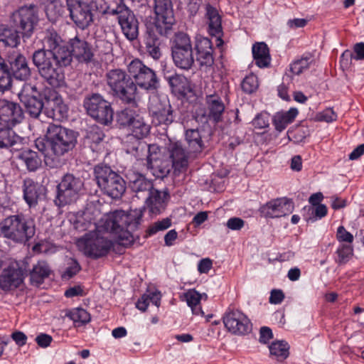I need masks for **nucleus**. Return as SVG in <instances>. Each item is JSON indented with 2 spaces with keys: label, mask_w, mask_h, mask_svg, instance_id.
<instances>
[{
  "label": "nucleus",
  "mask_w": 364,
  "mask_h": 364,
  "mask_svg": "<svg viewBox=\"0 0 364 364\" xmlns=\"http://www.w3.org/2000/svg\"><path fill=\"white\" fill-rule=\"evenodd\" d=\"M20 159L30 171H34L41 166V159L36 151L32 150L23 151L20 155Z\"/></svg>",
  "instance_id": "obj_42"
},
{
  "label": "nucleus",
  "mask_w": 364,
  "mask_h": 364,
  "mask_svg": "<svg viewBox=\"0 0 364 364\" xmlns=\"http://www.w3.org/2000/svg\"><path fill=\"white\" fill-rule=\"evenodd\" d=\"M38 95L39 92L36 87L29 83H23L21 90L18 93V98L21 102L36 97Z\"/></svg>",
  "instance_id": "obj_48"
},
{
  "label": "nucleus",
  "mask_w": 364,
  "mask_h": 364,
  "mask_svg": "<svg viewBox=\"0 0 364 364\" xmlns=\"http://www.w3.org/2000/svg\"><path fill=\"white\" fill-rule=\"evenodd\" d=\"M245 225L242 219L237 217L230 218L226 223L227 227L232 230H240Z\"/></svg>",
  "instance_id": "obj_58"
},
{
  "label": "nucleus",
  "mask_w": 364,
  "mask_h": 364,
  "mask_svg": "<svg viewBox=\"0 0 364 364\" xmlns=\"http://www.w3.org/2000/svg\"><path fill=\"white\" fill-rule=\"evenodd\" d=\"M33 62L38 68L40 75L53 87H60L65 84L63 67L71 63V57L57 55L46 53L42 49L36 50L33 54Z\"/></svg>",
  "instance_id": "obj_3"
},
{
  "label": "nucleus",
  "mask_w": 364,
  "mask_h": 364,
  "mask_svg": "<svg viewBox=\"0 0 364 364\" xmlns=\"http://www.w3.org/2000/svg\"><path fill=\"white\" fill-rule=\"evenodd\" d=\"M158 36L160 35L156 31L151 33L149 26H147V37L145 39L146 49L149 55L154 60L159 59L161 55Z\"/></svg>",
  "instance_id": "obj_40"
},
{
  "label": "nucleus",
  "mask_w": 364,
  "mask_h": 364,
  "mask_svg": "<svg viewBox=\"0 0 364 364\" xmlns=\"http://www.w3.org/2000/svg\"><path fill=\"white\" fill-rule=\"evenodd\" d=\"M95 174L99 187L112 198H120L126 190V183L121 176L113 171L109 166L97 165Z\"/></svg>",
  "instance_id": "obj_8"
},
{
  "label": "nucleus",
  "mask_w": 364,
  "mask_h": 364,
  "mask_svg": "<svg viewBox=\"0 0 364 364\" xmlns=\"http://www.w3.org/2000/svg\"><path fill=\"white\" fill-rule=\"evenodd\" d=\"M24 118L23 111L17 102L5 99L0 100V125L14 127Z\"/></svg>",
  "instance_id": "obj_20"
},
{
  "label": "nucleus",
  "mask_w": 364,
  "mask_h": 364,
  "mask_svg": "<svg viewBox=\"0 0 364 364\" xmlns=\"http://www.w3.org/2000/svg\"><path fill=\"white\" fill-rule=\"evenodd\" d=\"M138 114L130 109H124L117 114V122L123 127H129Z\"/></svg>",
  "instance_id": "obj_50"
},
{
  "label": "nucleus",
  "mask_w": 364,
  "mask_h": 364,
  "mask_svg": "<svg viewBox=\"0 0 364 364\" xmlns=\"http://www.w3.org/2000/svg\"><path fill=\"white\" fill-rule=\"evenodd\" d=\"M68 15L80 28H87L93 21V5L81 0H65Z\"/></svg>",
  "instance_id": "obj_16"
},
{
  "label": "nucleus",
  "mask_w": 364,
  "mask_h": 364,
  "mask_svg": "<svg viewBox=\"0 0 364 364\" xmlns=\"http://www.w3.org/2000/svg\"><path fill=\"white\" fill-rule=\"evenodd\" d=\"M45 114L55 120H61L68 115V107L60 95L54 90H48L45 93Z\"/></svg>",
  "instance_id": "obj_21"
},
{
  "label": "nucleus",
  "mask_w": 364,
  "mask_h": 364,
  "mask_svg": "<svg viewBox=\"0 0 364 364\" xmlns=\"http://www.w3.org/2000/svg\"><path fill=\"white\" fill-rule=\"evenodd\" d=\"M45 10L48 18L52 22L68 15L65 0H46Z\"/></svg>",
  "instance_id": "obj_32"
},
{
  "label": "nucleus",
  "mask_w": 364,
  "mask_h": 364,
  "mask_svg": "<svg viewBox=\"0 0 364 364\" xmlns=\"http://www.w3.org/2000/svg\"><path fill=\"white\" fill-rule=\"evenodd\" d=\"M30 269L25 262L16 263L4 269L0 275V288L4 291L14 290L23 282Z\"/></svg>",
  "instance_id": "obj_19"
},
{
  "label": "nucleus",
  "mask_w": 364,
  "mask_h": 364,
  "mask_svg": "<svg viewBox=\"0 0 364 364\" xmlns=\"http://www.w3.org/2000/svg\"><path fill=\"white\" fill-rule=\"evenodd\" d=\"M126 176L129 188L136 194L146 192L149 193L153 189L152 182L138 172L129 170Z\"/></svg>",
  "instance_id": "obj_30"
},
{
  "label": "nucleus",
  "mask_w": 364,
  "mask_h": 364,
  "mask_svg": "<svg viewBox=\"0 0 364 364\" xmlns=\"http://www.w3.org/2000/svg\"><path fill=\"white\" fill-rule=\"evenodd\" d=\"M294 203L287 198H279L272 200L260 208L261 214L265 218H280L291 213Z\"/></svg>",
  "instance_id": "obj_22"
},
{
  "label": "nucleus",
  "mask_w": 364,
  "mask_h": 364,
  "mask_svg": "<svg viewBox=\"0 0 364 364\" xmlns=\"http://www.w3.org/2000/svg\"><path fill=\"white\" fill-rule=\"evenodd\" d=\"M146 200V205L151 214H159L165 207L166 195L158 190L152 189Z\"/></svg>",
  "instance_id": "obj_34"
},
{
  "label": "nucleus",
  "mask_w": 364,
  "mask_h": 364,
  "mask_svg": "<svg viewBox=\"0 0 364 364\" xmlns=\"http://www.w3.org/2000/svg\"><path fill=\"white\" fill-rule=\"evenodd\" d=\"M259 334V341L263 343H267L272 338V331L269 327H262Z\"/></svg>",
  "instance_id": "obj_63"
},
{
  "label": "nucleus",
  "mask_w": 364,
  "mask_h": 364,
  "mask_svg": "<svg viewBox=\"0 0 364 364\" xmlns=\"http://www.w3.org/2000/svg\"><path fill=\"white\" fill-rule=\"evenodd\" d=\"M105 134L102 129L97 126H92L87 134V139L90 143L99 144L104 139Z\"/></svg>",
  "instance_id": "obj_55"
},
{
  "label": "nucleus",
  "mask_w": 364,
  "mask_h": 364,
  "mask_svg": "<svg viewBox=\"0 0 364 364\" xmlns=\"http://www.w3.org/2000/svg\"><path fill=\"white\" fill-rule=\"evenodd\" d=\"M17 28L5 25L0 26V46L16 48L20 44V36Z\"/></svg>",
  "instance_id": "obj_36"
},
{
  "label": "nucleus",
  "mask_w": 364,
  "mask_h": 364,
  "mask_svg": "<svg viewBox=\"0 0 364 364\" xmlns=\"http://www.w3.org/2000/svg\"><path fill=\"white\" fill-rule=\"evenodd\" d=\"M82 188L83 182L80 178L65 174L57 186L55 204L61 207L76 200Z\"/></svg>",
  "instance_id": "obj_13"
},
{
  "label": "nucleus",
  "mask_w": 364,
  "mask_h": 364,
  "mask_svg": "<svg viewBox=\"0 0 364 364\" xmlns=\"http://www.w3.org/2000/svg\"><path fill=\"white\" fill-rule=\"evenodd\" d=\"M50 268L44 261H39L30 271V279L32 284L38 286L49 276Z\"/></svg>",
  "instance_id": "obj_39"
},
{
  "label": "nucleus",
  "mask_w": 364,
  "mask_h": 364,
  "mask_svg": "<svg viewBox=\"0 0 364 364\" xmlns=\"http://www.w3.org/2000/svg\"><path fill=\"white\" fill-rule=\"evenodd\" d=\"M197 61L201 67H211L214 63L213 47L207 37L198 36L196 40Z\"/></svg>",
  "instance_id": "obj_26"
},
{
  "label": "nucleus",
  "mask_w": 364,
  "mask_h": 364,
  "mask_svg": "<svg viewBox=\"0 0 364 364\" xmlns=\"http://www.w3.org/2000/svg\"><path fill=\"white\" fill-rule=\"evenodd\" d=\"M11 86V76L9 67L0 70V92H4Z\"/></svg>",
  "instance_id": "obj_54"
},
{
  "label": "nucleus",
  "mask_w": 364,
  "mask_h": 364,
  "mask_svg": "<svg viewBox=\"0 0 364 364\" xmlns=\"http://www.w3.org/2000/svg\"><path fill=\"white\" fill-rule=\"evenodd\" d=\"M171 225V221L169 218H164L161 220L156 221L151 225H149V227L147 228L146 231V237H150L155 234H156L158 232L164 231L166 229H168Z\"/></svg>",
  "instance_id": "obj_49"
},
{
  "label": "nucleus",
  "mask_w": 364,
  "mask_h": 364,
  "mask_svg": "<svg viewBox=\"0 0 364 364\" xmlns=\"http://www.w3.org/2000/svg\"><path fill=\"white\" fill-rule=\"evenodd\" d=\"M6 63L9 72L15 78L20 80H26L31 76V70L28 67L26 58L20 52L13 50L6 55Z\"/></svg>",
  "instance_id": "obj_23"
},
{
  "label": "nucleus",
  "mask_w": 364,
  "mask_h": 364,
  "mask_svg": "<svg viewBox=\"0 0 364 364\" xmlns=\"http://www.w3.org/2000/svg\"><path fill=\"white\" fill-rule=\"evenodd\" d=\"M252 55L255 64L260 68H267L270 65L271 57L267 44L257 43L252 46Z\"/></svg>",
  "instance_id": "obj_35"
},
{
  "label": "nucleus",
  "mask_w": 364,
  "mask_h": 364,
  "mask_svg": "<svg viewBox=\"0 0 364 364\" xmlns=\"http://www.w3.org/2000/svg\"><path fill=\"white\" fill-rule=\"evenodd\" d=\"M24 105L26 112L31 117L37 119L42 113L44 103L38 97L22 102Z\"/></svg>",
  "instance_id": "obj_44"
},
{
  "label": "nucleus",
  "mask_w": 364,
  "mask_h": 364,
  "mask_svg": "<svg viewBox=\"0 0 364 364\" xmlns=\"http://www.w3.org/2000/svg\"><path fill=\"white\" fill-rule=\"evenodd\" d=\"M104 14L115 16L125 37L133 41L139 35V22L133 11L124 2L108 5Z\"/></svg>",
  "instance_id": "obj_10"
},
{
  "label": "nucleus",
  "mask_w": 364,
  "mask_h": 364,
  "mask_svg": "<svg viewBox=\"0 0 364 364\" xmlns=\"http://www.w3.org/2000/svg\"><path fill=\"white\" fill-rule=\"evenodd\" d=\"M206 17L208 33L210 36L216 37V45L220 47L223 44L221 16L215 8L208 5L206 6Z\"/></svg>",
  "instance_id": "obj_28"
},
{
  "label": "nucleus",
  "mask_w": 364,
  "mask_h": 364,
  "mask_svg": "<svg viewBox=\"0 0 364 364\" xmlns=\"http://www.w3.org/2000/svg\"><path fill=\"white\" fill-rule=\"evenodd\" d=\"M13 127L0 129V148H9L17 144L20 137L13 131Z\"/></svg>",
  "instance_id": "obj_43"
},
{
  "label": "nucleus",
  "mask_w": 364,
  "mask_h": 364,
  "mask_svg": "<svg viewBox=\"0 0 364 364\" xmlns=\"http://www.w3.org/2000/svg\"><path fill=\"white\" fill-rule=\"evenodd\" d=\"M336 239L341 242L351 244L353 241V235L346 230L343 226H339L336 232Z\"/></svg>",
  "instance_id": "obj_57"
},
{
  "label": "nucleus",
  "mask_w": 364,
  "mask_h": 364,
  "mask_svg": "<svg viewBox=\"0 0 364 364\" xmlns=\"http://www.w3.org/2000/svg\"><path fill=\"white\" fill-rule=\"evenodd\" d=\"M84 294L83 289L80 286H74L68 289L65 292V296L71 298Z\"/></svg>",
  "instance_id": "obj_64"
},
{
  "label": "nucleus",
  "mask_w": 364,
  "mask_h": 364,
  "mask_svg": "<svg viewBox=\"0 0 364 364\" xmlns=\"http://www.w3.org/2000/svg\"><path fill=\"white\" fill-rule=\"evenodd\" d=\"M337 257L335 259L339 265L346 264L353 255V247L350 244H341L336 251Z\"/></svg>",
  "instance_id": "obj_46"
},
{
  "label": "nucleus",
  "mask_w": 364,
  "mask_h": 364,
  "mask_svg": "<svg viewBox=\"0 0 364 364\" xmlns=\"http://www.w3.org/2000/svg\"><path fill=\"white\" fill-rule=\"evenodd\" d=\"M207 117L210 120L218 122L222 119L225 110V105L221 98L217 95L206 96Z\"/></svg>",
  "instance_id": "obj_31"
},
{
  "label": "nucleus",
  "mask_w": 364,
  "mask_h": 364,
  "mask_svg": "<svg viewBox=\"0 0 364 364\" xmlns=\"http://www.w3.org/2000/svg\"><path fill=\"white\" fill-rule=\"evenodd\" d=\"M170 158L172 161L174 174H180L186 171L188 165V155L181 142L171 143L168 148Z\"/></svg>",
  "instance_id": "obj_25"
},
{
  "label": "nucleus",
  "mask_w": 364,
  "mask_h": 364,
  "mask_svg": "<svg viewBox=\"0 0 364 364\" xmlns=\"http://www.w3.org/2000/svg\"><path fill=\"white\" fill-rule=\"evenodd\" d=\"M241 86L242 90L245 92L247 94H251L254 92L255 91H256L259 86L257 76L253 74L246 76L243 79Z\"/></svg>",
  "instance_id": "obj_51"
},
{
  "label": "nucleus",
  "mask_w": 364,
  "mask_h": 364,
  "mask_svg": "<svg viewBox=\"0 0 364 364\" xmlns=\"http://www.w3.org/2000/svg\"><path fill=\"white\" fill-rule=\"evenodd\" d=\"M183 296L188 306L191 307L193 314L201 316L204 314L200 303L203 299H208V295L206 294H200L195 289H190L184 294Z\"/></svg>",
  "instance_id": "obj_37"
},
{
  "label": "nucleus",
  "mask_w": 364,
  "mask_h": 364,
  "mask_svg": "<svg viewBox=\"0 0 364 364\" xmlns=\"http://www.w3.org/2000/svg\"><path fill=\"white\" fill-rule=\"evenodd\" d=\"M23 198L30 208L36 207L42 200L46 194V188L32 179L27 178L23 181Z\"/></svg>",
  "instance_id": "obj_27"
},
{
  "label": "nucleus",
  "mask_w": 364,
  "mask_h": 364,
  "mask_svg": "<svg viewBox=\"0 0 364 364\" xmlns=\"http://www.w3.org/2000/svg\"><path fill=\"white\" fill-rule=\"evenodd\" d=\"M171 56L174 65L188 70L194 65L193 47L189 36L183 32L176 33L172 40Z\"/></svg>",
  "instance_id": "obj_11"
},
{
  "label": "nucleus",
  "mask_w": 364,
  "mask_h": 364,
  "mask_svg": "<svg viewBox=\"0 0 364 364\" xmlns=\"http://www.w3.org/2000/svg\"><path fill=\"white\" fill-rule=\"evenodd\" d=\"M148 109L156 125L171 124L175 119L168 97L164 95H152L149 97Z\"/></svg>",
  "instance_id": "obj_14"
},
{
  "label": "nucleus",
  "mask_w": 364,
  "mask_h": 364,
  "mask_svg": "<svg viewBox=\"0 0 364 364\" xmlns=\"http://www.w3.org/2000/svg\"><path fill=\"white\" fill-rule=\"evenodd\" d=\"M32 219L23 214L6 217L0 223V231L4 237L17 243H25L35 235Z\"/></svg>",
  "instance_id": "obj_4"
},
{
  "label": "nucleus",
  "mask_w": 364,
  "mask_h": 364,
  "mask_svg": "<svg viewBox=\"0 0 364 364\" xmlns=\"http://www.w3.org/2000/svg\"><path fill=\"white\" fill-rule=\"evenodd\" d=\"M185 139L189 154H197L203 150L204 143L198 129H187L185 133Z\"/></svg>",
  "instance_id": "obj_33"
},
{
  "label": "nucleus",
  "mask_w": 364,
  "mask_h": 364,
  "mask_svg": "<svg viewBox=\"0 0 364 364\" xmlns=\"http://www.w3.org/2000/svg\"><path fill=\"white\" fill-rule=\"evenodd\" d=\"M36 341L39 346L46 348L50 346L52 337L48 334L41 333L36 338Z\"/></svg>",
  "instance_id": "obj_62"
},
{
  "label": "nucleus",
  "mask_w": 364,
  "mask_h": 364,
  "mask_svg": "<svg viewBox=\"0 0 364 364\" xmlns=\"http://www.w3.org/2000/svg\"><path fill=\"white\" fill-rule=\"evenodd\" d=\"M44 47L43 49L46 53H54L57 55L71 57V53L66 43L54 29H48L43 39Z\"/></svg>",
  "instance_id": "obj_24"
},
{
  "label": "nucleus",
  "mask_w": 364,
  "mask_h": 364,
  "mask_svg": "<svg viewBox=\"0 0 364 364\" xmlns=\"http://www.w3.org/2000/svg\"><path fill=\"white\" fill-rule=\"evenodd\" d=\"M107 82L114 95L126 103L136 100L137 88L132 77L120 69L109 70L107 75Z\"/></svg>",
  "instance_id": "obj_6"
},
{
  "label": "nucleus",
  "mask_w": 364,
  "mask_h": 364,
  "mask_svg": "<svg viewBox=\"0 0 364 364\" xmlns=\"http://www.w3.org/2000/svg\"><path fill=\"white\" fill-rule=\"evenodd\" d=\"M213 267V262L209 258H204L199 261L198 270L200 274H207Z\"/></svg>",
  "instance_id": "obj_59"
},
{
  "label": "nucleus",
  "mask_w": 364,
  "mask_h": 364,
  "mask_svg": "<svg viewBox=\"0 0 364 364\" xmlns=\"http://www.w3.org/2000/svg\"><path fill=\"white\" fill-rule=\"evenodd\" d=\"M313 62L312 55L309 53L304 55L300 59L294 60L290 65V71L293 75H299L308 69Z\"/></svg>",
  "instance_id": "obj_47"
},
{
  "label": "nucleus",
  "mask_w": 364,
  "mask_h": 364,
  "mask_svg": "<svg viewBox=\"0 0 364 364\" xmlns=\"http://www.w3.org/2000/svg\"><path fill=\"white\" fill-rule=\"evenodd\" d=\"M128 73L136 86L152 93L160 87V79L155 70L139 59L132 60L127 66Z\"/></svg>",
  "instance_id": "obj_9"
},
{
  "label": "nucleus",
  "mask_w": 364,
  "mask_h": 364,
  "mask_svg": "<svg viewBox=\"0 0 364 364\" xmlns=\"http://www.w3.org/2000/svg\"><path fill=\"white\" fill-rule=\"evenodd\" d=\"M132 134L129 136L130 141L134 139L131 144L127 145V152L139 158L140 152L146 149V145L140 139L146 136L149 132V126L146 124L143 118L139 114L129 127Z\"/></svg>",
  "instance_id": "obj_17"
},
{
  "label": "nucleus",
  "mask_w": 364,
  "mask_h": 364,
  "mask_svg": "<svg viewBox=\"0 0 364 364\" xmlns=\"http://www.w3.org/2000/svg\"><path fill=\"white\" fill-rule=\"evenodd\" d=\"M223 323L228 331L235 335H246L252 331V323L241 311L229 308L225 313Z\"/></svg>",
  "instance_id": "obj_18"
},
{
  "label": "nucleus",
  "mask_w": 364,
  "mask_h": 364,
  "mask_svg": "<svg viewBox=\"0 0 364 364\" xmlns=\"http://www.w3.org/2000/svg\"><path fill=\"white\" fill-rule=\"evenodd\" d=\"M337 114L331 108L325 109L320 114V119L326 122H331L336 120Z\"/></svg>",
  "instance_id": "obj_61"
},
{
  "label": "nucleus",
  "mask_w": 364,
  "mask_h": 364,
  "mask_svg": "<svg viewBox=\"0 0 364 364\" xmlns=\"http://www.w3.org/2000/svg\"><path fill=\"white\" fill-rule=\"evenodd\" d=\"M77 134L60 124H50L45 140L37 139L35 145L44 156L46 164L55 168L60 164V158L68 153L77 144Z\"/></svg>",
  "instance_id": "obj_2"
},
{
  "label": "nucleus",
  "mask_w": 364,
  "mask_h": 364,
  "mask_svg": "<svg viewBox=\"0 0 364 364\" xmlns=\"http://www.w3.org/2000/svg\"><path fill=\"white\" fill-rule=\"evenodd\" d=\"M65 316L73 321L75 327L82 326L91 320L90 314L82 308L72 309Z\"/></svg>",
  "instance_id": "obj_41"
},
{
  "label": "nucleus",
  "mask_w": 364,
  "mask_h": 364,
  "mask_svg": "<svg viewBox=\"0 0 364 364\" xmlns=\"http://www.w3.org/2000/svg\"><path fill=\"white\" fill-rule=\"evenodd\" d=\"M81 269V267L78 262L74 259H70L67 264L65 270L62 274L63 279H70L77 274Z\"/></svg>",
  "instance_id": "obj_52"
},
{
  "label": "nucleus",
  "mask_w": 364,
  "mask_h": 364,
  "mask_svg": "<svg viewBox=\"0 0 364 364\" xmlns=\"http://www.w3.org/2000/svg\"><path fill=\"white\" fill-rule=\"evenodd\" d=\"M284 299V294L280 289H273L269 296V302L273 304H279L282 302Z\"/></svg>",
  "instance_id": "obj_60"
},
{
  "label": "nucleus",
  "mask_w": 364,
  "mask_h": 364,
  "mask_svg": "<svg viewBox=\"0 0 364 364\" xmlns=\"http://www.w3.org/2000/svg\"><path fill=\"white\" fill-rule=\"evenodd\" d=\"M308 211L311 212L312 216L306 218V221H312L314 222L318 219H321L326 215L327 214V207L323 204L318 205L315 207H309Z\"/></svg>",
  "instance_id": "obj_53"
},
{
  "label": "nucleus",
  "mask_w": 364,
  "mask_h": 364,
  "mask_svg": "<svg viewBox=\"0 0 364 364\" xmlns=\"http://www.w3.org/2000/svg\"><path fill=\"white\" fill-rule=\"evenodd\" d=\"M76 245L80 252L92 259L106 257L114 247L111 240L94 230H90L79 237Z\"/></svg>",
  "instance_id": "obj_5"
},
{
  "label": "nucleus",
  "mask_w": 364,
  "mask_h": 364,
  "mask_svg": "<svg viewBox=\"0 0 364 364\" xmlns=\"http://www.w3.org/2000/svg\"><path fill=\"white\" fill-rule=\"evenodd\" d=\"M100 211L95 207H88L82 215L77 217L75 228L79 231H97L102 228L114 234L119 245L129 246L132 244V232L136 230L142 218L141 210H134L127 213L124 210H116L100 217Z\"/></svg>",
  "instance_id": "obj_1"
},
{
  "label": "nucleus",
  "mask_w": 364,
  "mask_h": 364,
  "mask_svg": "<svg viewBox=\"0 0 364 364\" xmlns=\"http://www.w3.org/2000/svg\"><path fill=\"white\" fill-rule=\"evenodd\" d=\"M298 114L296 108H291L287 112H277L273 117V124L275 129L279 132L286 129L289 124H291Z\"/></svg>",
  "instance_id": "obj_38"
},
{
  "label": "nucleus",
  "mask_w": 364,
  "mask_h": 364,
  "mask_svg": "<svg viewBox=\"0 0 364 364\" xmlns=\"http://www.w3.org/2000/svg\"><path fill=\"white\" fill-rule=\"evenodd\" d=\"M252 124L255 129L267 128L269 125V115L266 112L259 113L253 119Z\"/></svg>",
  "instance_id": "obj_56"
},
{
  "label": "nucleus",
  "mask_w": 364,
  "mask_h": 364,
  "mask_svg": "<svg viewBox=\"0 0 364 364\" xmlns=\"http://www.w3.org/2000/svg\"><path fill=\"white\" fill-rule=\"evenodd\" d=\"M87 114L102 124L107 125L113 119L110 103L99 94H93L84 100Z\"/></svg>",
  "instance_id": "obj_15"
},
{
  "label": "nucleus",
  "mask_w": 364,
  "mask_h": 364,
  "mask_svg": "<svg viewBox=\"0 0 364 364\" xmlns=\"http://www.w3.org/2000/svg\"><path fill=\"white\" fill-rule=\"evenodd\" d=\"M70 46L71 50V58L75 57L79 62L88 63L93 58V53L90 46L82 39L77 36L70 39Z\"/></svg>",
  "instance_id": "obj_29"
},
{
  "label": "nucleus",
  "mask_w": 364,
  "mask_h": 364,
  "mask_svg": "<svg viewBox=\"0 0 364 364\" xmlns=\"http://www.w3.org/2000/svg\"><path fill=\"white\" fill-rule=\"evenodd\" d=\"M269 348L271 355L275 356L278 360H283L289 355V346L283 341L273 342Z\"/></svg>",
  "instance_id": "obj_45"
},
{
  "label": "nucleus",
  "mask_w": 364,
  "mask_h": 364,
  "mask_svg": "<svg viewBox=\"0 0 364 364\" xmlns=\"http://www.w3.org/2000/svg\"><path fill=\"white\" fill-rule=\"evenodd\" d=\"M154 21L148 26L149 32L156 31L161 36H168L175 23L171 0H154Z\"/></svg>",
  "instance_id": "obj_7"
},
{
  "label": "nucleus",
  "mask_w": 364,
  "mask_h": 364,
  "mask_svg": "<svg viewBox=\"0 0 364 364\" xmlns=\"http://www.w3.org/2000/svg\"><path fill=\"white\" fill-rule=\"evenodd\" d=\"M38 21V8L34 4L21 6L10 16L11 25L26 37L32 35Z\"/></svg>",
  "instance_id": "obj_12"
}]
</instances>
